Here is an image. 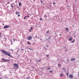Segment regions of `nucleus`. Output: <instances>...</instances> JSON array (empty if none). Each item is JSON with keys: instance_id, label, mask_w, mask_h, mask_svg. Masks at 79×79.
<instances>
[{"instance_id": "obj_19", "label": "nucleus", "mask_w": 79, "mask_h": 79, "mask_svg": "<svg viewBox=\"0 0 79 79\" xmlns=\"http://www.w3.org/2000/svg\"><path fill=\"white\" fill-rule=\"evenodd\" d=\"M28 49H29V50H32V49H31V48H28Z\"/></svg>"}, {"instance_id": "obj_52", "label": "nucleus", "mask_w": 79, "mask_h": 79, "mask_svg": "<svg viewBox=\"0 0 79 79\" xmlns=\"http://www.w3.org/2000/svg\"><path fill=\"white\" fill-rule=\"evenodd\" d=\"M27 48H25V49H27Z\"/></svg>"}, {"instance_id": "obj_57", "label": "nucleus", "mask_w": 79, "mask_h": 79, "mask_svg": "<svg viewBox=\"0 0 79 79\" xmlns=\"http://www.w3.org/2000/svg\"><path fill=\"white\" fill-rule=\"evenodd\" d=\"M10 5H11V4Z\"/></svg>"}, {"instance_id": "obj_17", "label": "nucleus", "mask_w": 79, "mask_h": 79, "mask_svg": "<svg viewBox=\"0 0 79 79\" xmlns=\"http://www.w3.org/2000/svg\"><path fill=\"white\" fill-rule=\"evenodd\" d=\"M48 32H49V31H46V34H48Z\"/></svg>"}, {"instance_id": "obj_6", "label": "nucleus", "mask_w": 79, "mask_h": 79, "mask_svg": "<svg viewBox=\"0 0 79 79\" xmlns=\"http://www.w3.org/2000/svg\"><path fill=\"white\" fill-rule=\"evenodd\" d=\"M65 29H66V30L67 31L66 32H69V29H68V28L66 27Z\"/></svg>"}, {"instance_id": "obj_56", "label": "nucleus", "mask_w": 79, "mask_h": 79, "mask_svg": "<svg viewBox=\"0 0 79 79\" xmlns=\"http://www.w3.org/2000/svg\"><path fill=\"white\" fill-rule=\"evenodd\" d=\"M41 1H42V0H41Z\"/></svg>"}, {"instance_id": "obj_40", "label": "nucleus", "mask_w": 79, "mask_h": 79, "mask_svg": "<svg viewBox=\"0 0 79 79\" xmlns=\"http://www.w3.org/2000/svg\"><path fill=\"white\" fill-rule=\"evenodd\" d=\"M35 37H37V36H35Z\"/></svg>"}, {"instance_id": "obj_15", "label": "nucleus", "mask_w": 79, "mask_h": 79, "mask_svg": "<svg viewBox=\"0 0 79 79\" xmlns=\"http://www.w3.org/2000/svg\"><path fill=\"white\" fill-rule=\"evenodd\" d=\"M49 72L50 73H53V71L52 70H50L49 71Z\"/></svg>"}, {"instance_id": "obj_18", "label": "nucleus", "mask_w": 79, "mask_h": 79, "mask_svg": "<svg viewBox=\"0 0 79 79\" xmlns=\"http://www.w3.org/2000/svg\"><path fill=\"white\" fill-rule=\"evenodd\" d=\"M30 78H31V77H28L26 78V79H30Z\"/></svg>"}, {"instance_id": "obj_5", "label": "nucleus", "mask_w": 79, "mask_h": 79, "mask_svg": "<svg viewBox=\"0 0 79 79\" xmlns=\"http://www.w3.org/2000/svg\"><path fill=\"white\" fill-rule=\"evenodd\" d=\"M9 27H10V26L7 25V26H4V28H8Z\"/></svg>"}, {"instance_id": "obj_14", "label": "nucleus", "mask_w": 79, "mask_h": 79, "mask_svg": "<svg viewBox=\"0 0 79 79\" xmlns=\"http://www.w3.org/2000/svg\"><path fill=\"white\" fill-rule=\"evenodd\" d=\"M19 6H21V2H19Z\"/></svg>"}, {"instance_id": "obj_43", "label": "nucleus", "mask_w": 79, "mask_h": 79, "mask_svg": "<svg viewBox=\"0 0 79 79\" xmlns=\"http://www.w3.org/2000/svg\"><path fill=\"white\" fill-rule=\"evenodd\" d=\"M14 40V41H15V40L14 39V40Z\"/></svg>"}, {"instance_id": "obj_37", "label": "nucleus", "mask_w": 79, "mask_h": 79, "mask_svg": "<svg viewBox=\"0 0 79 79\" xmlns=\"http://www.w3.org/2000/svg\"><path fill=\"white\" fill-rule=\"evenodd\" d=\"M60 36H61V34H60Z\"/></svg>"}, {"instance_id": "obj_12", "label": "nucleus", "mask_w": 79, "mask_h": 79, "mask_svg": "<svg viewBox=\"0 0 79 79\" xmlns=\"http://www.w3.org/2000/svg\"><path fill=\"white\" fill-rule=\"evenodd\" d=\"M58 67H61V64H58Z\"/></svg>"}, {"instance_id": "obj_10", "label": "nucleus", "mask_w": 79, "mask_h": 79, "mask_svg": "<svg viewBox=\"0 0 79 79\" xmlns=\"http://www.w3.org/2000/svg\"><path fill=\"white\" fill-rule=\"evenodd\" d=\"M75 60H76L75 58H72L71 59V61H74Z\"/></svg>"}, {"instance_id": "obj_33", "label": "nucleus", "mask_w": 79, "mask_h": 79, "mask_svg": "<svg viewBox=\"0 0 79 79\" xmlns=\"http://www.w3.org/2000/svg\"><path fill=\"white\" fill-rule=\"evenodd\" d=\"M7 3L8 4H9V3H10V2H7Z\"/></svg>"}, {"instance_id": "obj_32", "label": "nucleus", "mask_w": 79, "mask_h": 79, "mask_svg": "<svg viewBox=\"0 0 79 79\" xmlns=\"http://www.w3.org/2000/svg\"><path fill=\"white\" fill-rule=\"evenodd\" d=\"M21 50H24V49H21Z\"/></svg>"}, {"instance_id": "obj_26", "label": "nucleus", "mask_w": 79, "mask_h": 79, "mask_svg": "<svg viewBox=\"0 0 79 79\" xmlns=\"http://www.w3.org/2000/svg\"><path fill=\"white\" fill-rule=\"evenodd\" d=\"M40 19V21H42V19Z\"/></svg>"}, {"instance_id": "obj_8", "label": "nucleus", "mask_w": 79, "mask_h": 79, "mask_svg": "<svg viewBox=\"0 0 79 79\" xmlns=\"http://www.w3.org/2000/svg\"><path fill=\"white\" fill-rule=\"evenodd\" d=\"M69 77H70V78H73V75H69Z\"/></svg>"}, {"instance_id": "obj_30", "label": "nucleus", "mask_w": 79, "mask_h": 79, "mask_svg": "<svg viewBox=\"0 0 79 79\" xmlns=\"http://www.w3.org/2000/svg\"><path fill=\"white\" fill-rule=\"evenodd\" d=\"M41 4H42V3H43V1H42L41 2Z\"/></svg>"}, {"instance_id": "obj_38", "label": "nucleus", "mask_w": 79, "mask_h": 79, "mask_svg": "<svg viewBox=\"0 0 79 79\" xmlns=\"http://www.w3.org/2000/svg\"><path fill=\"white\" fill-rule=\"evenodd\" d=\"M29 31L30 32H31V30H29Z\"/></svg>"}, {"instance_id": "obj_20", "label": "nucleus", "mask_w": 79, "mask_h": 79, "mask_svg": "<svg viewBox=\"0 0 79 79\" xmlns=\"http://www.w3.org/2000/svg\"><path fill=\"white\" fill-rule=\"evenodd\" d=\"M50 67H48V69L49 70H50Z\"/></svg>"}, {"instance_id": "obj_27", "label": "nucleus", "mask_w": 79, "mask_h": 79, "mask_svg": "<svg viewBox=\"0 0 79 79\" xmlns=\"http://www.w3.org/2000/svg\"><path fill=\"white\" fill-rule=\"evenodd\" d=\"M26 16H25L24 17V19H26Z\"/></svg>"}, {"instance_id": "obj_41", "label": "nucleus", "mask_w": 79, "mask_h": 79, "mask_svg": "<svg viewBox=\"0 0 79 79\" xmlns=\"http://www.w3.org/2000/svg\"><path fill=\"white\" fill-rule=\"evenodd\" d=\"M11 50H12V51H13V50L12 49H11Z\"/></svg>"}, {"instance_id": "obj_42", "label": "nucleus", "mask_w": 79, "mask_h": 79, "mask_svg": "<svg viewBox=\"0 0 79 79\" xmlns=\"http://www.w3.org/2000/svg\"><path fill=\"white\" fill-rule=\"evenodd\" d=\"M66 2H68V1H66Z\"/></svg>"}, {"instance_id": "obj_13", "label": "nucleus", "mask_w": 79, "mask_h": 79, "mask_svg": "<svg viewBox=\"0 0 79 79\" xmlns=\"http://www.w3.org/2000/svg\"><path fill=\"white\" fill-rule=\"evenodd\" d=\"M62 69L63 70H64V72H65V71H66V69H64V68H63V69Z\"/></svg>"}, {"instance_id": "obj_3", "label": "nucleus", "mask_w": 79, "mask_h": 79, "mask_svg": "<svg viewBox=\"0 0 79 79\" xmlns=\"http://www.w3.org/2000/svg\"><path fill=\"white\" fill-rule=\"evenodd\" d=\"M2 60H3V61H5V62H6V61H10V60H8V59H4V58H2Z\"/></svg>"}, {"instance_id": "obj_21", "label": "nucleus", "mask_w": 79, "mask_h": 79, "mask_svg": "<svg viewBox=\"0 0 79 79\" xmlns=\"http://www.w3.org/2000/svg\"><path fill=\"white\" fill-rule=\"evenodd\" d=\"M74 41H72V42H71V43H74Z\"/></svg>"}, {"instance_id": "obj_29", "label": "nucleus", "mask_w": 79, "mask_h": 79, "mask_svg": "<svg viewBox=\"0 0 79 79\" xmlns=\"http://www.w3.org/2000/svg\"><path fill=\"white\" fill-rule=\"evenodd\" d=\"M46 56H49V55H46Z\"/></svg>"}, {"instance_id": "obj_53", "label": "nucleus", "mask_w": 79, "mask_h": 79, "mask_svg": "<svg viewBox=\"0 0 79 79\" xmlns=\"http://www.w3.org/2000/svg\"><path fill=\"white\" fill-rule=\"evenodd\" d=\"M28 15H29V14H28Z\"/></svg>"}, {"instance_id": "obj_35", "label": "nucleus", "mask_w": 79, "mask_h": 79, "mask_svg": "<svg viewBox=\"0 0 79 79\" xmlns=\"http://www.w3.org/2000/svg\"><path fill=\"white\" fill-rule=\"evenodd\" d=\"M18 16H20V15H18Z\"/></svg>"}, {"instance_id": "obj_54", "label": "nucleus", "mask_w": 79, "mask_h": 79, "mask_svg": "<svg viewBox=\"0 0 79 79\" xmlns=\"http://www.w3.org/2000/svg\"><path fill=\"white\" fill-rule=\"evenodd\" d=\"M11 44H12V43H11Z\"/></svg>"}, {"instance_id": "obj_28", "label": "nucleus", "mask_w": 79, "mask_h": 79, "mask_svg": "<svg viewBox=\"0 0 79 79\" xmlns=\"http://www.w3.org/2000/svg\"><path fill=\"white\" fill-rule=\"evenodd\" d=\"M53 5H55V4H56V3H55V2L53 3Z\"/></svg>"}, {"instance_id": "obj_23", "label": "nucleus", "mask_w": 79, "mask_h": 79, "mask_svg": "<svg viewBox=\"0 0 79 79\" xmlns=\"http://www.w3.org/2000/svg\"><path fill=\"white\" fill-rule=\"evenodd\" d=\"M37 61H39V62H40V60H37Z\"/></svg>"}, {"instance_id": "obj_9", "label": "nucleus", "mask_w": 79, "mask_h": 79, "mask_svg": "<svg viewBox=\"0 0 79 79\" xmlns=\"http://www.w3.org/2000/svg\"><path fill=\"white\" fill-rule=\"evenodd\" d=\"M64 75L63 74V73H61L60 74V77H63V75Z\"/></svg>"}, {"instance_id": "obj_50", "label": "nucleus", "mask_w": 79, "mask_h": 79, "mask_svg": "<svg viewBox=\"0 0 79 79\" xmlns=\"http://www.w3.org/2000/svg\"><path fill=\"white\" fill-rule=\"evenodd\" d=\"M30 61H31V60H30Z\"/></svg>"}, {"instance_id": "obj_25", "label": "nucleus", "mask_w": 79, "mask_h": 79, "mask_svg": "<svg viewBox=\"0 0 79 79\" xmlns=\"http://www.w3.org/2000/svg\"><path fill=\"white\" fill-rule=\"evenodd\" d=\"M28 44H29V45H30V44H31V43H30L29 42H28Z\"/></svg>"}, {"instance_id": "obj_39", "label": "nucleus", "mask_w": 79, "mask_h": 79, "mask_svg": "<svg viewBox=\"0 0 79 79\" xmlns=\"http://www.w3.org/2000/svg\"><path fill=\"white\" fill-rule=\"evenodd\" d=\"M76 11H77V9H76Z\"/></svg>"}, {"instance_id": "obj_1", "label": "nucleus", "mask_w": 79, "mask_h": 79, "mask_svg": "<svg viewBox=\"0 0 79 79\" xmlns=\"http://www.w3.org/2000/svg\"><path fill=\"white\" fill-rule=\"evenodd\" d=\"M1 52H2V53H4L5 55H8L9 56H11V58H13V56H11V54H9L8 53V52H6L4 50H1Z\"/></svg>"}, {"instance_id": "obj_44", "label": "nucleus", "mask_w": 79, "mask_h": 79, "mask_svg": "<svg viewBox=\"0 0 79 79\" xmlns=\"http://www.w3.org/2000/svg\"><path fill=\"white\" fill-rule=\"evenodd\" d=\"M73 27H74V25L72 26Z\"/></svg>"}, {"instance_id": "obj_7", "label": "nucleus", "mask_w": 79, "mask_h": 79, "mask_svg": "<svg viewBox=\"0 0 79 79\" xmlns=\"http://www.w3.org/2000/svg\"><path fill=\"white\" fill-rule=\"evenodd\" d=\"M69 37H70V38L68 40H70V41H71V40L73 39V38L70 36H69Z\"/></svg>"}, {"instance_id": "obj_16", "label": "nucleus", "mask_w": 79, "mask_h": 79, "mask_svg": "<svg viewBox=\"0 0 79 79\" xmlns=\"http://www.w3.org/2000/svg\"><path fill=\"white\" fill-rule=\"evenodd\" d=\"M69 75V73L66 74V75H67V76H68V75Z\"/></svg>"}, {"instance_id": "obj_45", "label": "nucleus", "mask_w": 79, "mask_h": 79, "mask_svg": "<svg viewBox=\"0 0 79 79\" xmlns=\"http://www.w3.org/2000/svg\"><path fill=\"white\" fill-rule=\"evenodd\" d=\"M33 44H35V43H33Z\"/></svg>"}, {"instance_id": "obj_31", "label": "nucleus", "mask_w": 79, "mask_h": 79, "mask_svg": "<svg viewBox=\"0 0 79 79\" xmlns=\"http://www.w3.org/2000/svg\"><path fill=\"white\" fill-rule=\"evenodd\" d=\"M31 30H32V27H31Z\"/></svg>"}, {"instance_id": "obj_22", "label": "nucleus", "mask_w": 79, "mask_h": 79, "mask_svg": "<svg viewBox=\"0 0 79 79\" xmlns=\"http://www.w3.org/2000/svg\"><path fill=\"white\" fill-rule=\"evenodd\" d=\"M44 17H46V18H47V17L46 15H44Z\"/></svg>"}, {"instance_id": "obj_2", "label": "nucleus", "mask_w": 79, "mask_h": 79, "mask_svg": "<svg viewBox=\"0 0 79 79\" xmlns=\"http://www.w3.org/2000/svg\"><path fill=\"white\" fill-rule=\"evenodd\" d=\"M19 65L18 64H13V68L14 69H18V67Z\"/></svg>"}, {"instance_id": "obj_4", "label": "nucleus", "mask_w": 79, "mask_h": 79, "mask_svg": "<svg viewBox=\"0 0 79 79\" xmlns=\"http://www.w3.org/2000/svg\"><path fill=\"white\" fill-rule=\"evenodd\" d=\"M32 39V37L31 36L28 37L27 38L28 40H31Z\"/></svg>"}, {"instance_id": "obj_47", "label": "nucleus", "mask_w": 79, "mask_h": 79, "mask_svg": "<svg viewBox=\"0 0 79 79\" xmlns=\"http://www.w3.org/2000/svg\"><path fill=\"white\" fill-rule=\"evenodd\" d=\"M0 35H1V33H0Z\"/></svg>"}, {"instance_id": "obj_11", "label": "nucleus", "mask_w": 79, "mask_h": 79, "mask_svg": "<svg viewBox=\"0 0 79 79\" xmlns=\"http://www.w3.org/2000/svg\"><path fill=\"white\" fill-rule=\"evenodd\" d=\"M16 15H18V14H19V12H16L15 13Z\"/></svg>"}, {"instance_id": "obj_55", "label": "nucleus", "mask_w": 79, "mask_h": 79, "mask_svg": "<svg viewBox=\"0 0 79 79\" xmlns=\"http://www.w3.org/2000/svg\"><path fill=\"white\" fill-rule=\"evenodd\" d=\"M18 8H19V7H18Z\"/></svg>"}, {"instance_id": "obj_24", "label": "nucleus", "mask_w": 79, "mask_h": 79, "mask_svg": "<svg viewBox=\"0 0 79 79\" xmlns=\"http://www.w3.org/2000/svg\"><path fill=\"white\" fill-rule=\"evenodd\" d=\"M11 6L12 8H13L14 6H13V5H11Z\"/></svg>"}, {"instance_id": "obj_36", "label": "nucleus", "mask_w": 79, "mask_h": 79, "mask_svg": "<svg viewBox=\"0 0 79 79\" xmlns=\"http://www.w3.org/2000/svg\"><path fill=\"white\" fill-rule=\"evenodd\" d=\"M26 17H29V16L28 15V16H26Z\"/></svg>"}, {"instance_id": "obj_49", "label": "nucleus", "mask_w": 79, "mask_h": 79, "mask_svg": "<svg viewBox=\"0 0 79 79\" xmlns=\"http://www.w3.org/2000/svg\"><path fill=\"white\" fill-rule=\"evenodd\" d=\"M74 37H76V36H74Z\"/></svg>"}, {"instance_id": "obj_51", "label": "nucleus", "mask_w": 79, "mask_h": 79, "mask_svg": "<svg viewBox=\"0 0 79 79\" xmlns=\"http://www.w3.org/2000/svg\"><path fill=\"white\" fill-rule=\"evenodd\" d=\"M55 34H56V33H55Z\"/></svg>"}, {"instance_id": "obj_46", "label": "nucleus", "mask_w": 79, "mask_h": 79, "mask_svg": "<svg viewBox=\"0 0 79 79\" xmlns=\"http://www.w3.org/2000/svg\"><path fill=\"white\" fill-rule=\"evenodd\" d=\"M9 7V6H7V7Z\"/></svg>"}, {"instance_id": "obj_34", "label": "nucleus", "mask_w": 79, "mask_h": 79, "mask_svg": "<svg viewBox=\"0 0 79 79\" xmlns=\"http://www.w3.org/2000/svg\"><path fill=\"white\" fill-rule=\"evenodd\" d=\"M67 8H69V6H67Z\"/></svg>"}, {"instance_id": "obj_48", "label": "nucleus", "mask_w": 79, "mask_h": 79, "mask_svg": "<svg viewBox=\"0 0 79 79\" xmlns=\"http://www.w3.org/2000/svg\"><path fill=\"white\" fill-rule=\"evenodd\" d=\"M0 37H2V36L1 35H0Z\"/></svg>"}, {"instance_id": "obj_58", "label": "nucleus", "mask_w": 79, "mask_h": 79, "mask_svg": "<svg viewBox=\"0 0 79 79\" xmlns=\"http://www.w3.org/2000/svg\"><path fill=\"white\" fill-rule=\"evenodd\" d=\"M66 52V51H65Z\"/></svg>"}]
</instances>
